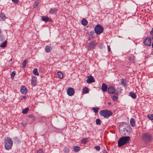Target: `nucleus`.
I'll return each mask as SVG.
<instances>
[{"mask_svg": "<svg viewBox=\"0 0 153 153\" xmlns=\"http://www.w3.org/2000/svg\"><path fill=\"white\" fill-rule=\"evenodd\" d=\"M130 140V137L129 136H123L122 137L118 140V146L121 147L126 144L128 143Z\"/></svg>", "mask_w": 153, "mask_h": 153, "instance_id": "obj_1", "label": "nucleus"}, {"mask_svg": "<svg viewBox=\"0 0 153 153\" xmlns=\"http://www.w3.org/2000/svg\"><path fill=\"white\" fill-rule=\"evenodd\" d=\"M142 138L144 141L146 143L151 142L153 140L152 135L150 134L145 133L142 134Z\"/></svg>", "mask_w": 153, "mask_h": 153, "instance_id": "obj_2", "label": "nucleus"}, {"mask_svg": "<svg viewBox=\"0 0 153 153\" xmlns=\"http://www.w3.org/2000/svg\"><path fill=\"white\" fill-rule=\"evenodd\" d=\"M5 148L7 150L10 149L12 148L13 142L11 139L9 137L5 138L4 140Z\"/></svg>", "mask_w": 153, "mask_h": 153, "instance_id": "obj_3", "label": "nucleus"}, {"mask_svg": "<svg viewBox=\"0 0 153 153\" xmlns=\"http://www.w3.org/2000/svg\"><path fill=\"white\" fill-rule=\"evenodd\" d=\"M103 29V27L99 24L96 25L94 28L95 32L97 34H99L102 33Z\"/></svg>", "mask_w": 153, "mask_h": 153, "instance_id": "obj_4", "label": "nucleus"}, {"mask_svg": "<svg viewBox=\"0 0 153 153\" xmlns=\"http://www.w3.org/2000/svg\"><path fill=\"white\" fill-rule=\"evenodd\" d=\"M96 43L94 41H91L89 43L88 46V49L89 50H91L95 48Z\"/></svg>", "mask_w": 153, "mask_h": 153, "instance_id": "obj_5", "label": "nucleus"}, {"mask_svg": "<svg viewBox=\"0 0 153 153\" xmlns=\"http://www.w3.org/2000/svg\"><path fill=\"white\" fill-rule=\"evenodd\" d=\"M144 44L147 46H150L151 44V40L149 37H147L144 41Z\"/></svg>", "mask_w": 153, "mask_h": 153, "instance_id": "obj_6", "label": "nucleus"}, {"mask_svg": "<svg viewBox=\"0 0 153 153\" xmlns=\"http://www.w3.org/2000/svg\"><path fill=\"white\" fill-rule=\"evenodd\" d=\"M74 90L72 88H69L67 90V94L70 96L73 95L74 94Z\"/></svg>", "mask_w": 153, "mask_h": 153, "instance_id": "obj_7", "label": "nucleus"}, {"mask_svg": "<svg viewBox=\"0 0 153 153\" xmlns=\"http://www.w3.org/2000/svg\"><path fill=\"white\" fill-rule=\"evenodd\" d=\"M94 81V77L91 76H88V79L86 80L87 82L88 83H91Z\"/></svg>", "mask_w": 153, "mask_h": 153, "instance_id": "obj_8", "label": "nucleus"}, {"mask_svg": "<svg viewBox=\"0 0 153 153\" xmlns=\"http://www.w3.org/2000/svg\"><path fill=\"white\" fill-rule=\"evenodd\" d=\"M115 91V88L113 86H110L108 88V91L109 94H113Z\"/></svg>", "mask_w": 153, "mask_h": 153, "instance_id": "obj_9", "label": "nucleus"}, {"mask_svg": "<svg viewBox=\"0 0 153 153\" xmlns=\"http://www.w3.org/2000/svg\"><path fill=\"white\" fill-rule=\"evenodd\" d=\"M37 82V79L36 76H33L32 77L31 84L32 85L35 86Z\"/></svg>", "mask_w": 153, "mask_h": 153, "instance_id": "obj_10", "label": "nucleus"}, {"mask_svg": "<svg viewBox=\"0 0 153 153\" xmlns=\"http://www.w3.org/2000/svg\"><path fill=\"white\" fill-rule=\"evenodd\" d=\"M113 113L110 111L106 110V118L107 119L112 115Z\"/></svg>", "mask_w": 153, "mask_h": 153, "instance_id": "obj_11", "label": "nucleus"}, {"mask_svg": "<svg viewBox=\"0 0 153 153\" xmlns=\"http://www.w3.org/2000/svg\"><path fill=\"white\" fill-rule=\"evenodd\" d=\"M20 91L22 94H26L27 92L26 88L25 86H22L21 88Z\"/></svg>", "mask_w": 153, "mask_h": 153, "instance_id": "obj_12", "label": "nucleus"}, {"mask_svg": "<svg viewBox=\"0 0 153 153\" xmlns=\"http://www.w3.org/2000/svg\"><path fill=\"white\" fill-rule=\"evenodd\" d=\"M42 21H44L46 22H50L51 21V20L50 19L49 17L47 16H43L42 17Z\"/></svg>", "mask_w": 153, "mask_h": 153, "instance_id": "obj_13", "label": "nucleus"}, {"mask_svg": "<svg viewBox=\"0 0 153 153\" xmlns=\"http://www.w3.org/2000/svg\"><path fill=\"white\" fill-rule=\"evenodd\" d=\"M5 15L4 14L1 13L0 14V20L1 21H4L5 19L6 18Z\"/></svg>", "mask_w": 153, "mask_h": 153, "instance_id": "obj_14", "label": "nucleus"}, {"mask_svg": "<svg viewBox=\"0 0 153 153\" xmlns=\"http://www.w3.org/2000/svg\"><path fill=\"white\" fill-rule=\"evenodd\" d=\"M130 123L131 126L133 127L135 126V122L134 118H132L130 119Z\"/></svg>", "mask_w": 153, "mask_h": 153, "instance_id": "obj_15", "label": "nucleus"}, {"mask_svg": "<svg viewBox=\"0 0 153 153\" xmlns=\"http://www.w3.org/2000/svg\"><path fill=\"white\" fill-rule=\"evenodd\" d=\"M51 48L49 46H46L45 47V51L47 53L49 52L51 50Z\"/></svg>", "mask_w": 153, "mask_h": 153, "instance_id": "obj_16", "label": "nucleus"}, {"mask_svg": "<svg viewBox=\"0 0 153 153\" xmlns=\"http://www.w3.org/2000/svg\"><path fill=\"white\" fill-rule=\"evenodd\" d=\"M129 95L134 99L136 98L137 97L136 94L132 92H131L129 93Z\"/></svg>", "mask_w": 153, "mask_h": 153, "instance_id": "obj_17", "label": "nucleus"}, {"mask_svg": "<svg viewBox=\"0 0 153 153\" xmlns=\"http://www.w3.org/2000/svg\"><path fill=\"white\" fill-rule=\"evenodd\" d=\"M81 23L82 25L85 26L88 24V21L85 19H84L82 20Z\"/></svg>", "mask_w": 153, "mask_h": 153, "instance_id": "obj_18", "label": "nucleus"}, {"mask_svg": "<svg viewBox=\"0 0 153 153\" xmlns=\"http://www.w3.org/2000/svg\"><path fill=\"white\" fill-rule=\"evenodd\" d=\"M57 9L55 8H52L50 10L49 13L51 14H53L57 11Z\"/></svg>", "mask_w": 153, "mask_h": 153, "instance_id": "obj_19", "label": "nucleus"}, {"mask_svg": "<svg viewBox=\"0 0 153 153\" xmlns=\"http://www.w3.org/2000/svg\"><path fill=\"white\" fill-rule=\"evenodd\" d=\"M82 93L84 94H86L88 93V89L86 87L82 89Z\"/></svg>", "mask_w": 153, "mask_h": 153, "instance_id": "obj_20", "label": "nucleus"}, {"mask_svg": "<svg viewBox=\"0 0 153 153\" xmlns=\"http://www.w3.org/2000/svg\"><path fill=\"white\" fill-rule=\"evenodd\" d=\"M7 44V41H5L1 45L0 47H1L2 48H4L6 46Z\"/></svg>", "mask_w": 153, "mask_h": 153, "instance_id": "obj_21", "label": "nucleus"}, {"mask_svg": "<svg viewBox=\"0 0 153 153\" xmlns=\"http://www.w3.org/2000/svg\"><path fill=\"white\" fill-rule=\"evenodd\" d=\"M100 113L101 115L102 116L105 118V110L100 111Z\"/></svg>", "mask_w": 153, "mask_h": 153, "instance_id": "obj_22", "label": "nucleus"}, {"mask_svg": "<svg viewBox=\"0 0 153 153\" xmlns=\"http://www.w3.org/2000/svg\"><path fill=\"white\" fill-rule=\"evenodd\" d=\"M57 75L60 79H62L63 77V75L62 73L60 72H58L57 73Z\"/></svg>", "mask_w": 153, "mask_h": 153, "instance_id": "obj_23", "label": "nucleus"}, {"mask_svg": "<svg viewBox=\"0 0 153 153\" xmlns=\"http://www.w3.org/2000/svg\"><path fill=\"white\" fill-rule=\"evenodd\" d=\"M33 73L34 75H39V74L38 73L37 71V69L36 68L34 69L33 71Z\"/></svg>", "mask_w": 153, "mask_h": 153, "instance_id": "obj_24", "label": "nucleus"}, {"mask_svg": "<svg viewBox=\"0 0 153 153\" xmlns=\"http://www.w3.org/2000/svg\"><path fill=\"white\" fill-rule=\"evenodd\" d=\"M74 150L75 152H78L80 149V147L77 146H75L74 147Z\"/></svg>", "mask_w": 153, "mask_h": 153, "instance_id": "obj_25", "label": "nucleus"}, {"mask_svg": "<svg viewBox=\"0 0 153 153\" xmlns=\"http://www.w3.org/2000/svg\"><path fill=\"white\" fill-rule=\"evenodd\" d=\"M99 109L98 108L96 107H93L92 108V110H93L96 113L98 112Z\"/></svg>", "mask_w": 153, "mask_h": 153, "instance_id": "obj_26", "label": "nucleus"}, {"mask_svg": "<svg viewBox=\"0 0 153 153\" xmlns=\"http://www.w3.org/2000/svg\"><path fill=\"white\" fill-rule=\"evenodd\" d=\"M102 90L104 92H105V83H103L102 87Z\"/></svg>", "mask_w": 153, "mask_h": 153, "instance_id": "obj_27", "label": "nucleus"}, {"mask_svg": "<svg viewBox=\"0 0 153 153\" xmlns=\"http://www.w3.org/2000/svg\"><path fill=\"white\" fill-rule=\"evenodd\" d=\"M28 108H25L24 110H22V113L23 114H25L28 111Z\"/></svg>", "mask_w": 153, "mask_h": 153, "instance_id": "obj_28", "label": "nucleus"}, {"mask_svg": "<svg viewBox=\"0 0 153 153\" xmlns=\"http://www.w3.org/2000/svg\"><path fill=\"white\" fill-rule=\"evenodd\" d=\"M148 117L151 120H153V114H149L147 115Z\"/></svg>", "mask_w": 153, "mask_h": 153, "instance_id": "obj_29", "label": "nucleus"}, {"mask_svg": "<svg viewBox=\"0 0 153 153\" xmlns=\"http://www.w3.org/2000/svg\"><path fill=\"white\" fill-rule=\"evenodd\" d=\"M121 84L122 85H123L124 86L126 85V82L125 80L123 79H122L121 80Z\"/></svg>", "mask_w": 153, "mask_h": 153, "instance_id": "obj_30", "label": "nucleus"}, {"mask_svg": "<svg viewBox=\"0 0 153 153\" xmlns=\"http://www.w3.org/2000/svg\"><path fill=\"white\" fill-rule=\"evenodd\" d=\"M96 124L97 125H100L101 124V121L99 119H97L95 121Z\"/></svg>", "mask_w": 153, "mask_h": 153, "instance_id": "obj_31", "label": "nucleus"}, {"mask_svg": "<svg viewBox=\"0 0 153 153\" xmlns=\"http://www.w3.org/2000/svg\"><path fill=\"white\" fill-rule=\"evenodd\" d=\"M27 60L26 59H25L23 62L22 63V65H23V67L25 68L26 66V63L27 62Z\"/></svg>", "mask_w": 153, "mask_h": 153, "instance_id": "obj_32", "label": "nucleus"}, {"mask_svg": "<svg viewBox=\"0 0 153 153\" xmlns=\"http://www.w3.org/2000/svg\"><path fill=\"white\" fill-rule=\"evenodd\" d=\"M112 98L114 101H117V100L118 98L116 96L113 95L112 96Z\"/></svg>", "mask_w": 153, "mask_h": 153, "instance_id": "obj_33", "label": "nucleus"}, {"mask_svg": "<svg viewBox=\"0 0 153 153\" xmlns=\"http://www.w3.org/2000/svg\"><path fill=\"white\" fill-rule=\"evenodd\" d=\"M87 142V139L86 138L83 139L82 140V144H85Z\"/></svg>", "mask_w": 153, "mask_h": 153, "instance_id": "obj_34", "label": "nucleus"}, {"mask_svg": "<svg viewBox=\"0 0 153 153\" xmlns=\"http://www.w3.org/2000/svg\"><path fill=\"white\" fill-rule=\"evenodd\" d=\"M5 39L3 35L0 36V41H3Z\"/></svg>", "mask_w": 153, "mask_h": 153, "instance_id": "obj_35", "label": "nucleus"}, {"mask_svg": "<svg viewBox=\"0 0 153 153\" xmlns=\"http://www.w3.org/2000/svg\"><path fill=\"white\" fill-rule=\"evenodd\" d=\"M38 3L36 1H35L33 5V7L34 8H36L38 6Z\"/></svg>", "mask_w": 153, "mask_h": 153, "instance_id": "obj_36", "label": "nucleus"}, {"mask_svg": "<svg viewBox=\"0 0 153 153\" xmlns=\"http://www.w3.org/2000/svg\"><path fill=\"white\" fill-rule=\"evenodd\" d=\"M15 75V74L14 71L12 72L11 74V78H13Z\"/></svg>", "mask_w": 153, "mask_h": 153, "instance_id": "obj_37", "label": "nucleus"}, {"mask_svg": "<svg viewBox=\"0 0 153 153\" xmlns=\"http://www.w3.org/2000/svg\"><path fill=\"white\" fill-rule=\"evenodd\" d=\"M94 148L97 151H99L100 150V147L98 146H95Z\"/></svg>", "mask_w": 153, "mask_h": 153, "instance_id": "obj_38", "label": "nucleus"}, {"mask_svg": "<svg viewBox=\"0 0 153 153\" xmlns=\"http://www.w3.org/2000/svg\"><path fill=\"white\" fill-rule=\"evenodd\" d=\"M64 151L65 153H68L69 152V150L68 149L65 148L64 149Z\"/></svg>", "mask_w": 153, "mask_h": 153, "instance_id": "obj_39", "label": "nucleus"}, {"mask_svg": "<svg viewBox=\"0 0 153 153\" xmlns=\"http://www.w3.org/2000/svg\"><path fill=\"white\" fill-rule=\"evenodd\" d=\"M37 153H45L41 149H39L37 151Z\"/></svg>", "mask_w": 153, "mask_h": 153, "instance_id": "obj_40", "label": "nucleus"}, {"mask_svg": "<svg viewBox=\"0 0 153 153\" xmlns=\"http://www.w3.org/2000/svg\"><path fill=\"white\" fill-rule=\"evenodd\" d=\"M150 35L152 36V39L153 40V28L150 32Z\"/></svg>", "mask_w": 153, "mask_h": 153, "instance_id": "obj_41", "label": "nucleus"}, {"mask_svg": "<svg viewBox=\"0 0 153 153\" xmlns=\"http://www.w3.org/2000/svg\"><path fill=\"white\" fill-rule=\"evenodd\" d=\"M13 140L15 141V142H17L18 140V138L17 137H15L13 138Z\"/></svg>", "mask_w": 153, "mask_h": 153, "instance_id": "obj_42", "label": "nucleus"}, {"mask_svg": "<svg viewBox=\"0 0 153 153\" xmlns=\"http://www.w3.org/2000/svg\"><path fill=\"white\" fill-rule=\"evenodd\" d=\"M107 48H108V52H110L111 51V48H110V46H109L108 45Z\"/></svg>", "mask_w": 153, "mask_h": 153, "instance_id": "obj_43", "label": "nucleus"}, {"mask_svg": "<svg viewBox=\"0 0 153 153\" xmlns=\"http://www.w3.org/2000/svg\"><path fill=\"white\" fill-rule=\"evenodd\" d=\"M12 1L14 3H17L18 2V0H12Z\"/></svg>", "mask_w": 153, "mask_h": 153, "instance_id": "obj_44", "label": "nucleus"}, {"mask_svg": "<svg viewBox=\"0 0 153 153\" xmlns=\"http://www.w3.org/2000/svg\"><path fill=\"white\" fill-rule=\"evenodd\" d=\"M103 45L102 44H101L100 46V48H103Z\"/></svg>", "mask_w": 153, "mask_h": 153, "instance_id": "obj_45", "label": "nucleus"}, {"mask_svg": "<svg viewBox=\"0 0 153 153\" xmlns=\"http://www.w3.org/2000/svg\"><path fill=\"white\" fill-rule=\"evenodd\" d=\"M128 59H129V60H132V59L131 57H129V58H128Z\"/></svg>", "mask_w": 153, "mask_h": 153, "instance_id": "obj_46", "label": "nucleus"}, {"mask_svg": "<svg viewBox=\"0 0 153 153\" xmlns=\"http://www.w3.org/2000/svg\"><path fill=\"white\" fill-rule=\"evenodd\" d=\"M111 102H108V105H111Z\"/></svg>", "mask_w": 153, "mask_h": 153, "instance_id": "obj_47", "label": "nucleus"}, {"mask_svg": "<svg viewBox=\"0 0 153 153\" xmlns=\"http://www.w3.org/2000/svg\"><path fill=\"white\" fill-rule=\"evenodd\" d=\"M105 88H106V90H107V88H108V87H107V86L106 85V87H105Z\"/></svg>", "mask_w": 153, "mask_h": 153, "instance_id": "obj_48", "label": "nucleus"}, {"mask_svg": "<svg viewBox=\"0 0 153 153\" xmlns=\"http://www.w3.org/2000/svg\"><path fill=\"white\" fill-rule=\"evenodd\" d=\"M126 131L127 132H128V134H129V131L127 130H126Z\"/></svg>", "mask_w": 153, "mask_h": 153, "instance_id": "obj_49", "label": "nucleus"}, {"mask_svg": "<svg viewBox=\"0 0 153 153\" xmlns=\"http://www.w3.org/2000/svg\"><path fill=\"white\" fill-rule=\"evenodd\" d=\"M1 32H2V31H1V30L0 29V34L1 33Z\"/></svg>", "mask_w": 153, "mask_h": 153, "instance_id": "obj_50", "label": "nucleus"}, {"mask_svg": "<svg viewBox=\"0 0 153 153\" xmlns=\"http://www.w3.org/2000/svg\"><path fill=\"white\" fill-rule=\"evenodd\" d=\"M152 48H153V43L152 44Z\"/></svg>", "mask_w": 153, "mask_h": 153, "instance_id": "obj_51", "label": "nucleus"}, {"mask_svg": "<svg viewBox=\"0 0 153 153\" xmlns=\"http://www.w3.org/2000/svg\"><path fill=\"white\" fill-rule=\"evenodd\" d=\"M31 116H31V115H29V117H31Z\"/></svg>", "mask_w": 153, "mask_h": 153, "instance_id": "obj_52", "label": "nucleus"}, {"mask_svg": "<svg viewBox=\"0 0 153 153\" xmlns=\"http://www.w3.org/2000/svg\"><path fill=\"white\" fill-rule=\"evenodd\" d=\"M103 153H104V151H103Z\"/></svg>", "mask_w": 153, "mask_h": 153, "instance_id": "obj_53", "label": "nucleus"}, {"mask_svg": "<svg viewBox=\"0 0 153 153\" xmlns=\"http://www.w3.org/2000/svg\"><path fill=\"white\" fill-rule=\"evenodd\" d=\"M106 153H107L106 151Z\"/></svg>", "mask_w": 153, "mask_h": 153, "instance_id": "obj_54", "label": "nucleus"}]
</instances>
